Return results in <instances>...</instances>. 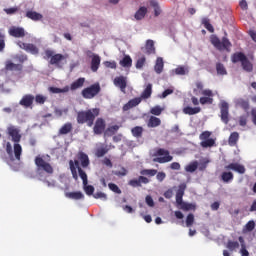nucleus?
Masks as SVG:
<instances>
[{
  "mask_svg": "<svg viewBox=\"0 0 256 256\" xmlns=\"http://www.w3.org/2000/svg\"><path fill=\"white\" fill-rule=\"evenodd\" d=\"M7 134L11 137V141H13L14 146V157L16 161H21V155L23 154V147H21V130L15 126H9L7 128Z\"/></svg>",
  "mask_w": 256,
  "mask_h": 256,
  "instance_id": "f257e3e1",
  "label": "nucleus"
},
{
  "mask_svg": "<svg viewBox=\"0 0 256 256\" xmlns=\"http://www.w3.org/2000/svg\"><path fill=\"white\" fill-rule=\"evenodd\" d=\"M100 110L99 108H92L85 111H79L77 113V123L79 125H86L88 127H93L95 123V118L99 117Z\"/></svg>",
  "mask_w": 256,
  "mask_h": 256,
  "instance_id": "f03ea898",
  "label": "nucleus"
},
{
  "mask_svg": "<svg viewBox=\"0 0 256 256\" xmlns=\"http://www.w3.org/2000/svg\"><path fill=\"white\" fill-rule=\"evenodd\" d=\"M35 165L37 167L36 173L40 181H43L45 173H48V175H53V166H51V164L45 161L41 156H37L35 158ZM43 171H45V173H43Z\"/></svg>",
  "mask_w": 256,
  "mask_h": 256,
  "instance_id": "7ed1b4c3",
  "label": "nucleus"
},
{
  "mask_svg": "<svg viewBox=\"0 0 256 256\" xmlns=\"http://www.w3.org/2000/svg\"><path fill=\"white\" fill-rule=\"evenodd\" d=\"M153 161L154 163H170V161H173V156H171V153L169 150L164 148H158L154 153Z\"/></svg>",
  "mask_w": 256,
  "mask_h": 256,
  "instance_id": "20e7f679",
  "label": "nucleus"
},
{
  "mask_svg": "<svg viewBox=\"0 0 256 256\" xmlns=\"http://www.w3.org/2000/svg\"><path fill=\"white\" fill-rule=\"evenodd\" d=\"M101 93V86L99 83L92 84L90 87L84 88L81 92L84 99H93Z\"/></svg>",
  "mask_w": 256,
  "mask_h": 256,
  "instance_id": "39448f33",
  "label": "nucleus"
},
{
  "mask_svg": "<svg viewBox=\"0 0 256 256\" xmlns=\"http://www.w3.org/2000/svg\"><path fill=\"white\" fill-rule=\"evenodd\" d=\"M44 59H50V65H56L59 67V62L65 59V55L63 54H55L52 50H45Z\"/></svg>",
  "mask_w": 256,
  "mask_h": 256,
  "instance_id": "423d86ee",
  "label": "nucleus"
},
{
  "mask_svg": "<svg viewBox=\"0 0 256 256\" xmlns=\"http://www.w3.org/2000/svg\"><path fill=\"white\" fill-rule=\"evenodd\" d=\"M220 118L222 123H225V125L229 124V103L226 101L220 104Z\"/></svg>",
  "mask_w": 256,
  "mask_h": 256,
  "instance_id": "0eeeda50",
  "label": "nucleus"
},
{
  "mask_svg": "<svg viewBox=\"0 0 256 256\" xmlns=\"http://www.w3.org/2000/svg\"><path fill=\"white\" fill-rule=\"evenodd\" d=\"M8 33L10 37H14L15 39H23V37L27 35V32H25V28L17 26L10 27Z\"/></svg>",
  "mask_w": 256,
  "mask_h": 256,
  "instance_id": "6e6552de",
  "label": "nucleus"
},
{
  "mask_svg": "<svg viewBox=\"0 0 256 256\" xmlns=\"http://www.w3.org/2000/svg\"><path fill=\"white\" fill-rule=\"evenodd\" d=\"M105 121L103 118H97L95 124H94V128H93V132L95 135H103V132L105 131Z\"/></svg>",
  "mask_w": 256,
  "mask_h": 256,
  "instance_id": "1a4fd4ad",
  "label": "nucleus"
},
{
  "mask_svg": "<svg viewBox=\"0 0 256 256\" xmlns=\"http://www.w3.org/2000/svg\"><path fill=\"white\" fill-rule=\"evenodd\" d=\"M226 171H236V173H239L240 175H244L246 169L243 164L239 163H230L227 166H225Z\"/></svg>",
  "mask_w": 256,
  "mask_h": 256,
  "instance_id": "9d476101",
  "label": "nucleus"
},
{
  "mask_svg": "<svg viewBox=\"0 0 256 256\" xmlns=\"http://www.w3.org/2000/svg\"><path fill=\"white\" fill-rule=\"evenodd\" d=\"M115 87H119L122 93H125V89H127V78L125 76H118L114 79Z\"/></svg>",
  "mask_w": 256,
  "mask_h": 256,
  "instance_id": "9b49d317",
  "label": "nucleus"
},
{
  "mask_svg": "<svg viewBox=\"0 0 256 256\" xmlns=\"http://www.w3.org/2000/svg\"><path fill=\"white\" fill-rule=\"evenodd\" d=\"M77 159L83 169H87L91 163L89 156L85 152H78Z\"/></svg>",
  "mask_w": 256,
  "mask_h": 256,
  "instance_id": "f8f14e48",
  "label": "nucleus"
},
{
  "mask_svg": "<svg viewBox=\"0 0 256 256\" xmlns=\"http://www.w3.org/2000/svg\"><path fill=\"white\" fill-rule=\"evenodd\" d=\"M142 183L147 185V183H149L148 178L145 176H139L138 179L129 180L128 185H130V187H141Z\"/></svg>",
  "mask_w": 256,
  "mask_h": 256,
  "instance_id": "ddd939ff",
  "label": "nucleus"
},
{
  "mask_svg": "<svg viewBox=\"0 0 256 256\" xmlns=\"http://www.w3.org/2000/svg\"><path fill=\"white\" fill-rule=\"evenodd\" d=\"M100 66H101V56L97 54H92L91 71H93V73H97V71H99Z\"/></svg>",
  "mask_w": 256,
  "mask_h": 256,
  "instance_id": "4468645a",
  "label": "nucleus"
},
{
  "mask_svg": "<svg viewBox=\"0 0 256 256\" xmlns=\"http://www.w3.org/2000/svg\"><path fill=\"white\" fill-rule=\"evenodd\" d=\"M33 101H35V96L31 94H26L22 97L19 104L22 105V107H31L33 105Z\"/></svg>",
  "mask_w": 256,
  "mask_h": 256,
  "instance_id": "2eb2a0df",
  "label": "nucleus"
},
{
  "mask_svg": "<svg viewBox=\"0 0 256 256\" xmlns=\"http://www.w3.org/2000/svg\"><path fill=\"white\" fill-rule=\"evenodd\" d=\"M74 163L78 169V174L79 177L82 179V183L83 185H88L89 184V180L87 178V173L84 172L83 168L79 166V162L78 160H74Z\"/></svg>",
  "mask_w": 256,
  "mask_h": 256,
  "instance_id": "dca6fc26",
  "label": "nucleus"
},
{
  "mask_svg": "<svg viewBox=\"0 0 256 256\" xmlns=\"http://www.w3.org/2000/svg\"><path fill=\"white\" fill-rule=\"evenodd\" d=\"M151 95H153V84L149 83L146 85V88L140 95V98L143 99H150Z\"/></svg>",
  "mask_w": 256,
  "mask_h": 256,
  "instance_id": "f3484780",
  "label": "nucleus"
},
{
  "mask_svg": "<svg viewBox=\"0 0 256 256\" xmlns=\"http://www.w3.org/2000/svg\"><path fill=\"white\" fill-rule=\"evenodd\" d=\"M109 153V146L108 145H102L95 150V157L101 158L105 157Z\"/></svg>",
  "mask_w": 256,
  "mask_h": 256,
  "instance_id": "a211bd4d",
  "label": "nucleus"
},
{
  "mask_svg": "<svg viewBox=\"0 0 256 256\" xmlns=\"http://www.w3.org/2000/svg\"><path fill=\"white\" fill-rule=\"evenodd\" d=\"M26 17L32 21H41V19H43V15L41 13L35 12L33 10H28L26 12Z\"/></svg>",
  "mask_w": 256,
  "mask_h": 256,
  "instance_id": "6ab92c4d",
  "label": "nucleus"
},
{
  "mask_svg": "<svg viewBox=\"0 0 256 256\" xmlns=\"http://www.w3.org/2000/svg\"><path fill=\"white\" fill-rule=\"evenodd\" d=\"M6 71H23V65L15 64L11 61H7L5 65Z\"/></svg>",
  "mask_w": 256,
  "mask_h": 256,
  "instance_id": "aec40b11",
  "label": "nucleus"
},
{
  "mask_svg": "<svg viewBox=\"0 0 256 256\" xmlns=\"http://www.w3.org/2000/svg\"><path fill=\"white\" fill-rule=\"evenodd\" d=\"M246 58L247 56L243 52H236L232 55L231 61L232 63H242Z\"/></svg>",
  "mask_w": 256,
  "mask_h": 256,
  "instance_id": "412c9836",
  "label": "nucleus"
},
{
  "mask_svg": "<svg viewBox=\"0 0 256 256\" xmlns=\"http://www.w3.org/2000/svg\"><path fill=\"white\" fill-rule=\"evenodd\" d=\"M184 115H197V113H201V107H191L187 106L183 108Z\"/></svg>",
  "mask_w": 256,
  "mask_h": 256,
  "instance_id": "4be33fe9",
  "label": "nucleus"
},
{
  "mask_svg": "<svg viewBox=\"0 0 256 256\" xmlns=\"http://www.w3.org/2000/svg\"><path fill=\"white\" fill-rule=\"evenodd\" d=\"M65 197L68 199H74V201L85 199V195H83L81 192H66Z\"/></svg>",
  "mask_w": 256,
  "mask_h": 256,
  "instance_id": "5701e85b",
  "label": "nucleus"
},
{
  "mask_svg": "<svg viewBox=\"0 0 256 256\" xmlns=\"http://www.w3.org/2000/svg\"><path fill=\"white\" fill-rule=\"evenodd\" d=\"M163 67H165V63L163 62V59L161 57H158L156 59V63L154 66L155 73L158 75H161L163 73Z\"/></svg>",
  "mask_w": 256,
  "mask_h": 256,
  "instance_id": "b1692460",
  "label": "nucleus"
},
{
  "mask_svg": "<svg viewBox=\"0 0 256 256\" xmlns=\"http://www.w3.org/2000/svg\"><path fill=\"white\" fill-rule=\"evenodd\" d=\"M85 85V78H78L76 81H74L69 89L71 91H77V89H81Z\"/></svg>",
  "mask_w": 256,
  "mask_h": 256,
  "instance_id": "393cba45",
  "label": "nucleus"
},
{
  "mask_svg": "<svg viewBox=\"0 0 256 256\" xmlns=\"http://www.w3.org/2000/svg\"><path fill=\"white\" fill-rule=\"evenodd\" d=\"M71 131H73V124L67 122L59 129V135H67L71 133Z\"/></svg>",
  "mask_w": 256,
  "mask_h": 256,
  "instance_id": "a878e982",
  "label": "nucleus"
},
{
  "mask_svg": "<svg viewBox=\"0 0 256 256\" xmlns=\"http://www.w3.org/2000/svg\"><path fill=\"white\" fill-rule=\"evenodd\" d=\"M146 55H155V42L153 40L146 41Z\"/></svg>",
  "mask_w": 256,
  "mask_h": 256,
  "instance_id": "bb28decb",
  "label": "nucleus"
},
{
  "mask_svg": "<svg viewBox=\"0 0 256 256\" xmlns=\"http://www.w3.org/2000/svg\"><path fill=\"white\" fill-rule=\"evenodd\" d=\"M239 141V133L238 132H232L228 138V145L230 147H235Z\"/></svg>",
  "mask_w": 256,
  "mask_h": 256,
  "instance_id": "cd10ccee",
  "label": "nucleus"
},
{
  "mask_svg": "<svg viewBox=\"0 0 256 256\" xmlns=\"http://www.w3.org/2000/svg\"><path fill=\"white\" fill-rule=\"evenodd\" d=\"M159 125H161V119L157 118L156 116H150L147 122V126L150 128H155V127H159Z\"/></svg>",
  "mask_w": 256,
  "mask_h": 256,
  "instance_id": "c85d7f7f",
  "label": "nucleus"
},
{
  "mask_svg": "<svg viewBox=\"0 0 256 256\" xmlns=\"http://www.w3.org/2000/svg\"><path fill=\"white\" fill-rule=\"evenodd\" d=\"M147 15V7L142 6L139 8V10L135 13L134 17L137 21H141V19H144Z\"/></svg>",
  "mask_w": 256,
  "mask_h": 256,
  "instance_id": "c756f323",
  "label": "nucleus"
},
{
  "mask_svg": "<svg viewBox=\"0 0 256 256\" xmlns=\"http://www.w3.org/2000/svg\"><path fill=\"white\" fill-rule=\"evenodd\" d=\"M241 66L246 73H251L253 71V63L249 61V58H245L244 61L241 63Z\"/></svg>",
  "mask_w": 256,
  "mask_h": 256,
  "instance_id": "7c9ffc66",
  "label": "nucleus"
},
{
  "mask_svg": "<svg viewBox=\"0 0 256 256\" xmlns=\"http://www.w3.org/2000/svg\"><path fill=\"white\" fill-rule=\"evenodd\" d=\"M121 67H125L129 69L133 65V59H131V56L125 55L122 60H120Z\"/></svg>",
  "mask_w": 256,
  "mask_h": 256,
  "instance_id": "2f4dec72",
  "label": "nucleus"
},
{
  "mask_svg": "<svg viewBox=\"0 0 256 256\" xmlns=\"http://www.w3.org/2000/svg\"><path fill=\"white\" fill-rule=\"evenodd\" d=\"M220 179L223 183H231L234 179L233 172H222Z\"/></svg>",
  "mask_w": 256,
  "mask_h": 256,
  "instance_id": "473e14b6",
  "label": "nucleus"
},
{
  "mask_svg": "<svg viewBox=\"0 0 256 256\" xmlns=\"http://www.w3.org/2000/svg\"><path fill=\"white\" fill-rule=\"evenodd\" d=\"M236 105L245 111H249L250 109L249 100H245L243 98L236 100Z\"/></svg>",
  "mask_w": 256,
  "mask_h": 256,
  "instance_id": "72a5a7b5",
  "label": "nucleus"
},
{
  "mask_svg": "<svg viewBox=\"0 0 256 256\" xmlns=\"http://www.w3.org/2000/svg\"><path fill=\"white\" fill-rule=\"evenodd\" d=\"M69 167H70V171H71L73 179L75 181H77L79 179V175L77 174V166L75 165V160L69 161Z\"/></svg>",
  "mask_w": 256,
  "mask_h": 256,
  "instance_id": "f704fd0d",
  "label": "nucleus"
},
{
  "mask_svg": "<svg viewBox=\"0 0 256 256\" xmlns=\"http://www.w3.org/2000/svg\"><path fill=\"white\" fill-rule=\"evenodd\" d=\"M231 41L228 40L227 37H223L222 41H221V51L225 50V51H231Z\"/></svg>",
  "mask_w": 256,
  "mask_h": 256,
  "instance_id": "c9c22d12",
  "label": "nucleus"
},
{
  "mask_svg": "<svg viewBox=\"0 0 256 256\" xmlns=\"http://www.w3.org/2000/svg\"><path fill=\"white\" fill-rule=\"evenodd\" d=\"M131 133L133 137H136L137 139L143 137V127L141 126H136L131 129Z\"/></svg>",
  "mask_w": 256,
  "mask_h": 256,
  "instance_id": "e433bc0d",
  "label": "nucleus"
},
{
  "mask_svg": "<svg viewBox=\"0 0 256 256\" xmlns=\"http://www.w3.org/2000/svg\"><path fill=\"white\" fill-rule=\"evenodd\" d=\"M200 146L203 147V149H208V147H215V139L209 138L208 140H202V142H200Z\"/></svg>",
  "mask_w": 256,
  "mask_h": 256,
  "instance_id": "4c0bfd02",
  "label": "nucleus"
},
{
  "mask_svg": "<svg viewBox=\"0 0 256 256\" xmlns=\"http://www.w3.org/2000/svg\"><path fill=\"white\" fill-rule=\"evenodd\" d=\"M199 167V163L197 161H194L187 166H185V171L187 173H195L197 171V168Z\"/></svg>",
  "mask_w": 256,
  "mask_h": 256,
  "instance_id": "58836bf2",
  "label": "nucleus"
},
{
  "mask_svg": "<svg viewBox=\"0 0 256 256\" xmlns=\"http://www.w3.org/2000/svg\"><path fill=\"white\" fill-rule=\"evenodd\" d=\"M210 42L212 45L218 49V51H221V40L216 35H212L210 37Z\"/></svg>",
  "mask_w": 256,
  "mask_h": 256,
  "instance_id": "ea45409f",
  "label": "nucleus"
},
{
  "mask_svg": "<svg viewBox=\"0 0 256 256\" xmlns=\"http://www.w3.org/2000/svg\"><path fill=\"white\" fill-rule=\"evenodd\" d=\"M179 209H182V211H195L196 206L195 204L184 202L180 206H178Z\"/></svg>",
  "mask_w": 256,
  "mask_h": 256,
  "instance_id": "a19ab883",
  "label": "nucleus"
},
{
  "mask_svg": "<svg viewBox=\"0 0 256 256\" xmlns=\"http://www.w3.org/2000/svg\"><path fill=\"white\" fill-rule=\"evenodd\" d=\"M26 53H31L32 55H38L39 48H37V46H35L34 44L28 43L26 46Z\"/></svg>",
  "mask_w": 256,
  "mask_h": 256,
  "instance_id": "79ce46f5",
  "label": "nucleus"
},
{
  "mask_svg": "<svg viewBox=\"0 0 256 256\" xmlns=\"http://www.w3.org/2000/svg\"><path fill=\"white\" fill-rule=\"evenodd\" d=\"M255 229V221L250 220L247 222V224L243 228V233H251Z\"/></svg>",
  "mask_w": 256,
  "mask_h": 256,
  "instance_id": "37998d69",
  "label": "nucleus"
},
{
  "mask_svg": "<svg viewBox=\"0 0 256 256\" xmlns=\"http://www.w3.org/2000/svg\"><path fill=\"white\" fill-rule=\"evenodd\" d=\"M216 71L217 75H227V69L221 62L216 63Z\"/></svg>",
  "mask_w": 256,
  "mask_h": 256,
  "instance_id": "c03bdc74",
  "label": "nucleus"
},
{
  "mask_svg": "<svg viewBox=\"0 0 256 256\" xmlns=\"http://www.w3.org/2000/svg\"><path fill=\"white\" fill-rule=\"evenodd\" d=\"M50 93H69V86H65L64 88L50 87Z\"/></svg>",
  "mask_w": 256,
  "mask_h": 256,
  "instance_id": "a18cd8bd",
  "label": "nucleus"
},
{
  "mask_svg": "<svg viewBox=\"0 0 256 256\" xmlns=\"http://www.w3.org/2000/svg\"><path fill=\"white\" fill-rule=\"evenodd\" d=\"M117 131H119L118 125L110 126L106 129L105 135H108V137H111L112 135H115Z\"/></svg>",
  "mask_w": 256,
  "mask_h": 256,
  "instance_id": "49530a36",
  "label": "nucleus"
},
{
  "mask_svg": "<svg viewBox=\"0 0 256 256\" xmlns=\"http://www.w3.org/2000/svg\"><path fill=\"white\" fill-rule=\"evenodd\" d=\"M151 115H155L156 117H159L163 113V108L159 105H156L150 109Z\"/></svg>",
  "mask_w": 256,
  "mask_h": 256,
  "instance_id": "de8ad7c7",
  "label": "nucleus"
},
{
  "mask_svg": "<svg viewBox=\"0 0 256 256\" xmlns=\"http://www.w3.org/2000/svg\"><path fill=\"white\" fill-rule=\"evenodd\" d=\"M185 189H187V184L185 183L180 184L176 192V197H183V195H185Z\"/></svg>",
  "mask_w": 256,
  "mask_h": 256,
  "instance_id": "09e8293b",
  "label": "nucleus"
},
{
  "mask_svg": "<svg viewBox=\"0 0 256 256\" xmlns=\"http://www.w3.org/2000/svg\"><path fill=\"white\" fill-rule=\"evenodd\" d=\"M141 175H148V177H155L157 175L156 169H144L141 172Z\"/></svg>",
  "mask_w": 256,
  "mask_h": 256,
  "instance_id": "8fccbe9b",
  "label": "nucleus"
},
{
  "mask_svg": "<svg viewBox=\"0 0 256 256\" xmlns=\"http://www.w3.org/2000/svg\"><path fill=\"white\" fill-rule=\"evenodd\" d=\"M108 187H109L110 191H113V193H116L117 195H121V193H122L121 188H119V186H117V184L109 183Z\"/></svg>",
  "mask_w": 256,
  "mask_h": 256,
  "instance_id": "3c124183",
  "label": "nucleus"
},
{
  "mask_svg": "<svg viewBox=\"0 0 256 256\" xmlns=\"http://www.w3.org/2000/svg\"><path fill=\"white\" fill-rule=\"evenodd\" d=\"M195 223V215L188 214L186 217V227H193V224Z\"/></svg>",
  "mask_w": 256,
  "mask_h": 256,
  "instance_id": "603ef678",
  "label": "nucleus"
},
{
  "mask_svg": "<svg viewBox=\"0 0 256 256\" xmlns=\"http://www.w3.org/2000/svg\"><path fill=\"white\" fill-rule=\"evenodd\" d=\"M227 249L230 251H235V249H239V242L237 241H228Z\"/></svg>",
  "mask_w": 256,
  "mask_h": 256,
  "instance_id": "864d4df0",
  "label": "nucleus"
},
{
  "mask_svg": "<svg viewBox=\"0 0 256 256\" xmlns=\"http://www.w3.org/2000/svg\"><path fill=\"white\" fill-rule=\"evenodd\" d=\"M142 101L143 100L141 99V97H136L128 101V103L133 108V107H137V105H139Z\"/></svg>",
  "mask_w": 256,
  "mask_h": 256,
  "instance_id": "5fc2aeb1",
  "label": "nucleus"
},
{
  "mask_svg": "<svg viewBox=\"0 0 256 256\" xmlns=\"http://www.w3.org/2000/svg\"><path fill=\"white\" fill-rule=\"evenodd\" d=\"M201 105H213V98L209 97H201L200 98Z\"/></svg>",
  "mask_w": 256,
  "mask_h": 256,
  "instance_id": "6e6d98bb",
  "label": "nucleus"
},
{
  "mask_svg": "<svg viewBox=\"0 0 256 256\" xmlns=\"http://www.w3.org/2000/svg\"><path fill=\"white\" fill-rule=\"evenodd\" d=\"M94 199H101L102 201H107V194L103 192H96L93 194Z\"/></svg>",
  "mask_w": 256,
  "mask_h": 256,
  "instance_id": "4d7b16f0",
  "label": "nucleus"
},
{
  "mask_svg": "<svg viewBox=\"0 0 256 256\" xmlns=\"http://www.w3.org/2000/svg\"><path fill=\"white\" fill-rule=\"evenodd\" d=\"M84 191L86 193V195H93V193H95V187H93L92 185H84Z\"/></svg>",
  "mask_w": 256,
  "mask_h": 256,
  "instance_id": "13d9d810",
  "label": "nucleus"
},
{
  "mask_svg": "<svg viewBox=\"0 0 256 256\" xmlns=\"http://www.w3.org/2000/svg\"><path fill=\"white\" fill-rule=\"evenodd\" d=\"M146 58L145 56L139 58L136 62V69H143L145 65Z\"/></svg>",
  "mask_w": 256,
  "mask_h": 256,
  "instance_id": "bf43d9fd",
  "label": "nucleus"
},
{
  "mask_svg": "<svg viewBox=\"0 0 256 256\" xmlns=\"http://www.w3.org/2000/svg\"><path fill=\"white\" fill-rule=\"evenodd\" d=\"M209 137H211V132L204 131L200 134L199 139H200V141H206V140L210 139Z\"/></svg>",
  "mask_w": 256,
  "mask_h": 256,
  "instance_id": "052dcab7",
  "label": "nucleus"
},
{
  "mask_svg": "<svg viewBox=\"0 0 256 256\" xmlns=\"http://www.w3.org/2000/svg\"><path fill=\"white\" fill-rule=\"evenodd\" d=\"M35 101H36V103H39V105H43L45 103V101H47V97H45L41 94H38L35 97Z\"/></svg>",
  "mask_w": 256,
  "mask_h": 256,
  "instance_id": "680f3d73",
  "label": "nucleus"
},
{
  "mask_svg": "<svg viewBox=\"0 0 256 256\" xmlns=\"http://www.w3.org/2000/svg\"><path fill=\"white\" fill-rule=\"evenodd\" d=\"M104 66L108 69H117V62L115 61H105Z\"/></svg>",
  "mask_w": 256,
  "mask_h": 256,
  "instance_id": "e2e57ef3",
  "label": "nucleus"
},
{
  "mask_svg": "<svg viewBox=\"0 0 256 256\" xmlns=\"http://www.w3.org/2000/svg\"><path fill=\"white\" fill-rule=\"evenodd\" d=\"M5 49V34L0 31V52Z\"/></svg>",
  "mask_w": 256,
  "mask_h": 256,
  "instance_id": "0e129e2a",
  "label": "nucleus"
},
{
  "mask_svg": "<svg viewBox=\"0 0 256 256\" xmlns=\"http://www.w3.org/2000/svg\"><path fill=\"white\" fill-rule=\"evenodd\" d=\"M6 153L9 157H13V146L11 145V142L6 143Z\"/></svg>",
  "mask_w": 256,
  "mask_h": 256,
  "instance_id": "69168bd1",
  "label": "nucleus"
},
{
  "mask_svg": "<svg viewBox=\"0 0 256 256\" xmlns=\"http://www.w3.org/2000/svg\"><path fill=\"white\" fill-rule=\"evenodd\" d=\"M176 75H185L187 71L185 70V67L179 66L175 70Z\"/></svg>",
  "mask_w": 256,
  "mask_h": 256,
  "instance_id": "338daca9",
  "label": "nucleus"
},
{
  "mask_svg": "<svg viewBox=\"0 0 256 256\" xmlns=\"http://www.w3.org/2000/svg\"><path fill=\"white\" fill-rule=\"evenodd\" d=\"M145 201L148 207H155V201H153V197L147 195Z\"/></svg>",
  "mask_w": 256,
  "mask_h": 256,
  "instance_id": "774afa93",
  "label": "nucleus"
}]
</instances>
